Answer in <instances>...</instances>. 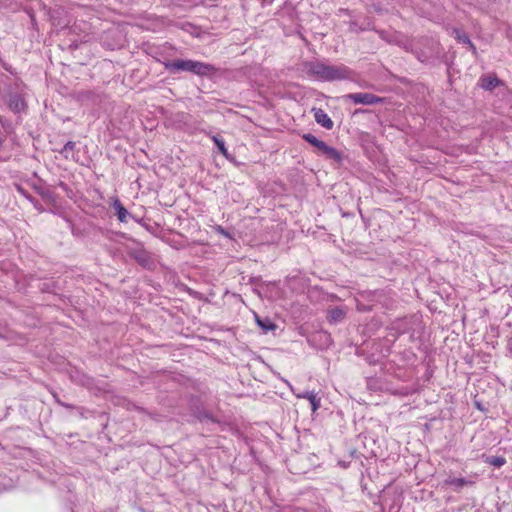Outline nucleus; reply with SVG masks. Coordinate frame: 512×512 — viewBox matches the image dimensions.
I'll return each mask as SVG.
<instances>
[{"mask_svg":"<svg viewBox=\"0 0 512 512\" xmlns=\"http://www.w3.org/2000/svg\"><path fill=\"white\" fill-rule=\"evenodd\" d=\"M306 73L321 81H336L349 78L350 70L345 65H327L319 61L304 64Z\"/></svg>","mask_w":512,"mask_h":512,"instance_id":"nucleus-1","label":"nucleus"},{"mask_svg":"<svg viewBox=\"0 0 512 512\" xmlns=\"http://www.w3.org/2000/svg\"><path fill=\"white\" fill-rule=\"evenodd\" d=\"M165 69L171 73L180 71L191 72L199 76H206L215 71V68L207 63L190 59H176L174 61H164Z\"/></svg>","mask_w":512,"mask_h":512,"instance_id":"nucleus-2","label":"nucleus"},{"mask_svg":"<svg viewBox=\"0 0 512 512\" xmlns=\"http://www.w3.org/2000/svg\"><path fill=\"white\" fill-rule=\"evenodd\" d=\"M302 138L312 146H314L318 153L325 156L327 159L334 160L339 163L342 161L341 153L335 148L328 146L324 141L319 140L316 136L311 133H305L302 135Z\"/></svg>","mask_w":512,"mask_h":512,"instance_id":"nucleus-3","label":"nucleus"},{"mask_svg":"<svg viewBox=\"0 0 512 512\" xmlns=\"http://www.w3.org/2000/svg\"><path fill=\"white\" fill-rule=\"evenodd\" d=\"M345 99L352 101L354 104L374 105L383 103L384 98L376 96L372 93H350L344 96Z\"/></svg>","mask_w":512,"mask_h":512,"instance_id":"nucleus-4","label":"nucleus"},{"mask_svg":"<svg viewBox=\"0 0 512 512\" xmlns=\"http://www.w3.org/2000/svg\"><path fill=\"white\" fill-rule=\"evenodd\" d=\"M6 103L9 109L14 113H21L27 109V103L21 94L9 92L6 97Z\"/></svg>","mask_w":512,"mask_h":512,"instance_id":"nucleus-5","label":"nucleus"},{"mask_svg":"<svg viewBox=\"0 0 512 512\" xmlns=\"http://www.w3.org/2000/svg\"><path fill=\"white\" fill-rule=\"evenodd\" d=\"M476 477V475L470 476L469 478L449 476L444 480V484L453 487L455 491H460L465 486H473L476 482Z\"/></svg>","mask_w":512,"mask_h":512,"instance_id":"nucleus-6","label":"nucleus"},{"mask_svg":"<svg viewBox=\"0 0 512 512\" xmlns=\"http://www.w3.org/2000/svg\"><path fill=\"white\" fill-rule=\"evenodd\" d=\"M312 112L314 114L315 121L321 125L322 127L331 130L333 128V121L328 116V114L321 108H313Z\"/></svg>","mask_w":512,"mask_h":512,"instance_id":"nucleus-7","label":"nucleus"},{"mask_svg":"<svg viewBox=\"0 0 512 512\" xmlns=\"http://www.w3.org/2000/svg\"><path fill=\"white\" fill-rule=\"evenodd\" d=\"M131 256L143 267H147L150 264V256L144 249L133 250Z\"/></svg>","mask_w":512,"mask_h":512,"instance_id":"nucleus-8","label":"nucleus"},{"mask_svg":"<svg viewBox=\"0 0 512 512\" xmlns=\"http://www.w3.org/2000/svg\"><path fill=\"white\" fill-rule=\"evenodd\" d=\"M298 398L307 399L312 407V411H316L320 407V398L317 397V394L314 391H305L302 394L297 395Z\"/></svg>","mask_w":512,"mask_h":512,"instance_id":"nucleus-9","label":"nucleus"},{"mask_svg":"<svg viewBox=\"0 0 512 512\" xmlns=\"http://www.w3.org/2000/svg\"><path fill=\"white\" fill-rule=\"evenodd\" d=\"M113 208L116 211L117 218L120 222H127V216L129 215L127 209L122 205L119 199H115L113 202Z\"/></svg>","mask_w":512,"mask_h":512,"instance_id":"nucleus-10","label":"nucleus"},{"mask_svg":"<svg viewBox=\"0 0 512 512\" xmlns=\"http://www.w3.org/2000/svg\"><path fill=\"white\" fill-rule=\"evenodd\" d=\"M255 318L257 324L264 332L273 331L276 329V325L268 317L261 318L258 315H255Z\"/></svg>","mask_w":512,"mask_h":512,"instance_id":"nucleus-11","label":"nucleus"},{"mask_svg":"<svg viewBox=\"0 0 512 512\" xmlns=\"http://www.w3.org/2000/svg\"><path fill=\"white\" fill-rule=\"evenodd\" d=\"M329 321L330 322H340L344 319L345 317V312L344 310H342L341 308H333L329 311Z\"/></svg>","mask_w":512,"mask_h":512,"instance_id":"nucleus-12","label":"nucleus"},{"mask_svg":"<svg viewBox=\"0 0 512 512\" xmlns=\"http://www.w3.org/2000/svg\"><path fill=\"white\" fill-rule=\"evenodd\" d=\"M487 464L500 468L506 463V459L502 456H487L484 460Z\"/></svg>","mask_w":512,"mask_h":512,"instance_id":"nucleus-13","label":"nucleus"},{"mask_svg":"<svg viewBox=\"0 0 512 512\" xmlns=\"http://www.w3.org/2000/svg\"><path fill=\"white\" fill-rule=\"evenodd\" d=\"M211 139L212 141L215 143V145L217 146L219 152L225 156V157H228V151H227V148L225 147V142L222 138L216 136V135H212L211 136Z\"/></svg>","mask_w":512,"mask_h":512,"instance_id":"nucleus-14","label":"nucleus"},{"mask_svg":"<svg viewBox=\"0 0 512 512\" xmlns=\"http://www.w3.org/2000/svg\"><path fill=\"white\" fill-rule=\"evenodd\" d=\"M417 45L418 43H411V51L416 55L418 60H420L421 62H425L430 58L432 52H418Z\"/></svg>","mask_w":512,"mask_h":512,"instance_id":"nucleus-15","label":"nucleus"},{"mask_svg":"<svg viewBox=\"0 0 512 512\" xmlns=\"http://www.w3.org/2000/svg\"><path fill=\"white\" fill-rule=\"evenodd\" d=\"M481 81V87L486 90H492L498 85V79L493 77H485Z\"/></svg>","mask_w":512,"mask_h":512,"instance_id":"nucleus-16","label":"nucleus"},{"mask_svg":"<svg viewBox=\"0 0 512 512\" xmlns=\"http://www.w3.org/2000/svg\"><path fill=\"white\" fill-rule=\"evenodd\" d=\"M453 34L455 35V38L458 42L463 43V44L470 43V38L466 33L462 32L458 29H454Z\"/></svg>","mask_w":512,"mask_h":512,"instance_id":"nucleus-17","label":"nucleus"},{"mask_svg":"<svg viewBox=\"0 0 512 512\" xmlns=\"http://www.w3.org/2000/svg\"><path fill=\"white\" fill-rule=\"evenodd\" d=\"M76 144L75 142L73 141H68L64 147L62 148V150L60 151L61 154H63L65 156V158H68L69 156V153L72 152L75 148Z\"/></svg>","mask_w":512,"mask_h":512,"instance_id":"nucleus-18","label":"nucleus"},{"mask_svg":"<svg viewBox=\"0 0 512 512\" xmlns=\"http://www.w3.org/2000/svg\"><path fill=\"white\" fill-rule=\"evenodd\" d=\"M469 46V49L472 51L473 54H476V47L475 45L470 41V43L467 44Z\"/></svg>","mask_w":512,"mask_h":512,"instance_id":"nucleus-19","label":"nucleus"},{"mask_svg":"<svg viewBox=\"0 0 512 512\" xmlns=\"http://www.w3.org/2000/svg\"><path fill=\"white\" fill-rule=\"evenodd\" d=\"M18 191L21 192L27 199H29L31 202H33V198L31 196H28L24 193L22 188H18Z\"/></svg>","mask_w":512,"mask_h":512,"instance_id":"nucleus-20","label":"nucleus"},{"mask_svg":"<svg viewBox=\"0 0 512 512\" xmlns=\"http://www.w3.org/2000/svg\"><path fill=\"white\" fill-rule=\"evenodd\" d=\"M204 417H205L206 419H209V420L213 421V418H212L210 415H208V414H206Z\"/></svg>","mask_w":512,"mask_h":512,"instance_id":"nucleus-21","label":"nucleus"},{"mask_svg":"<svg viewBox=\"0 0 512 512\" xmlns=\"http://www.w3.org/2000/svg\"><path fill=\"white\" fill-rule=\"evenodd\" d=\"M365 110H356V113L364 112Z\"/></svg>","mask_w":512,"mask_h":512,"instance_id":"nucleus-22","label":"nucleus"}]
</instances>
